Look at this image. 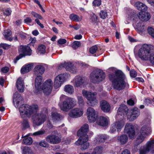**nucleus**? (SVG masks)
<instances>
[{
    "mask_svg": "<svg viewBox=\"0 0 154 154\" xmlns=\"http://www.w3.org/2000/svg\"><path fill=\"white\" fill-rule=\"evenodd\" d=\"M38 53L40 54H44L46 52V47L45 45H41L38 46Z\"/></svg>",
    "mask_w": 154,
    "mask_h": 154,
    "instance_id": "36",
    "label": "nucleus"
},
{
    "mask_svg": "<svg viewBox=\"0 0 154 154\" xmlns=\"http://www.w3.org/2000/svg\"><path fill=\"white\" fill-rule=\"evenodd\" d=\"M97 45H95L90 48L89 49L90 52L92 54L95 53L97 50Z\"/></svg>",
    "mask_w": 154,
    "mask_h": 154,
    "instance_id": "45",
    "label": "nucleus"
},
{
    "mask_svg": "<svg viewBox=\"0 0 154 154\" xmlns=\"http://www.w3.org/2000/svg\"><path fill=\"white\" fill-rule=\"evenodd\" d=\"M69 18L70 20L76 21H81L82 19V16L79 17L77 15L73 14H71L70 15Z\"/></svg>",
    "mask_w": 154,
    "mask_h": 154,
    "instance_id": "34",
    "label": "nucleus"
},
{
    "mask_svg": "<svg viewBox=\"0 0 154 154\" xmlns=\"http://www.w3.org/2000/svg\"><path fill=\"white\" fill-rule=\"evenodd\" d=\"M99 15L100 17L103 19H105L107 16V13L105 11H101Z\"/></svg>",
    "mask_w": 154,
    "mask_h": 154,
    "instance_id": "41",
    "label": "nucleus"
},
{
    "mask_svg": "<svg viewBox=\"0 0 154 154\" xmlns=\"http://www.w3.org/2000/svg\"><path fill=\"white\" fill-rule=\"evenodd\" d=\"M100 106L101 109L104 112H108L110 109L109 104L105 100H102L100 102Z\"/></svg>",
    "mask_w": 154,
    "mask_h": 154,
    "instance_id": "24",
    "label": "nucleus"
},
{
    "mask_svg": "<svg viewBox=\"0 0 154 154\" xmlns=\"http://www.w3.org/2000/svg\"><path fill=\"white\" fill-rule=\"evenodd\" d=\"M31 14L35 18L39 19H42V17L39 14L35 12H31Z\"/></svg>",
    "mask_w": 154,
    "mask_h": 154,
    "instance_id": "50",
    "label": "nucleus"
},
{
    "mask_svg": "<svg viewBox=\"0 0 154 154\" xmlns=\"http://www.w3.org/2000/svg\"><path fill=\"white\" fill-rule=\"evenodd\" d=\"M153 48L151 45L144 44L140 48L137 52L134 50V55L138 56L142 60L149 61L154 66V52H152Z\"/></svg>",
    "mask_w": 154,
    "mask_h": 154,
    "instance_id": "4",
    "label": "nucleus"
},
{
    "mask_svg": "<svg viewBox=\"0 0 154 154\" xmlns=\"http://www.w3.org/2000/svg\"><path fill=\"white\" fill-rule=\"evenodd\" d=\"M122 154H130V152L128 150L126 149L122 152Z\"/></svg>",
    "mask_w": 154,
    "mask_h": 154,
    "instance_id": "61",
    "label": "nucleus"
},
{
    "mask_svg": "<svg viewBox=\"0 0 154 154\" xmlns=\"http://www.w3.org/2000/svg\"><path fill=\"white\" fill-rule=\"evenodd\" d=\"M151 118H147L143 121L140 130L138 133L137 137L135 142L134 147H136L142 142L146 136L149 135L152 132L151 126Z\"/></svg>",
    "mask_w": 154,
    "mask_h": 154,
    "instance_id": "5",
    "label": "nucleus"
},
{
    "mask_svg": "<svg viewBox=\"0 0 154 154\" xmlns=\"http://www.w3.org/2000/svg\"><path fill=\"white\" fill-rule=\"evenodd\" d=\"M128 109L127 106L124 105L120 106L117 111L118 116L119 115H126L127 116L128 113Z\"/></svg>",
    "mask_w": 154,
    "mask_h": 154,
    "instance_id": "23",
    "label": "nucleus"
},
{
    "mask_svg": "<svg viewBox=\"0 0 154 154\" xmlns=\"http://www.w3.org/2000/svg\"><path fill=\"white\" fill-rule=\"evenodd\" d=\"M32 20L29 17H26L24 20V23L27 24H29L30 23L32 22Z\"/></svg>",
    "mask_w": 154,
    "mask_h": 154,
    "instance_id": "55",
    "label": "nucleus"
},
{
    "mask_svg": "<svg viewBox=\"0 0 154 154\" xmlns=\"http://www.w3.org/2000/svg\"><path fill=\"white\" fill-rule=\"evenodd\" d=\"M47 126L49 129H51L53 127V126L52 125L50 122H48L47 124Z\"/></svg>",
    "mask_w": 154,
    "mask_h": 154,
    "instance_id": "64",
    "label": "nucleus"
},
{
    "mask_svg": "<svg viewBox=\"0 0 154 154\" xmlns=\"http://www.w3.org/2000/svg\"><path fill=\"white\" fill-rule=\"evenodd\" d=\"M69 76V75L66 73L59 75L55 78L54 82V87L57 89L60 88L61 85L66 81Z\"/></svg>",
    "mask_w": 154,
    "mask_h": 154,
    "instance_id": "12",
    "label": "nucleus"
},
{
    "mask_svg": "<svg viewBox=\"0 0 154 154\" xmlns=\"http://www.w3.org/2000/svg\"><path fill=\"white\" fill-rule=\"evenodd\" d=\"M83 114V111L81 108H75L71 110L69 113V116L73 118L80 117Z\"/></svg>",
    "mask_w": 154,
    "mask_h": 154,
    "instance_id": "19",
    "label": "nucleus"
},
{
    "mask_svg": "<svg viewBox=\"0 0 154 154\" xmlns=\"http://www.w3.org/2000/svg\"><path fill=\"white\" fill-rule=\"evenodd\" d=\"M52 119L54 122L60 120L61 118L62 117L57 112L52 113Z\"/></svg>",
    "mask_w": 154,
    "mask_h": 154,
    "instance_id": "35",
    "label": "nucleus"
},
{
    "mask_svg": "<svg viewBox=\"0 0 154 154\" xmlns=\"http://www.w3.org/2000/svg\"><path fill=\"white\" fill-rule=\"evenodd\" d=\"M125 133L127 134L131 139L134 138L135 136L134 127L133 125L130 123H127L124 128Z\"/></svg>",
    "mask_w": 154,
    "mask_h": 154,
    "instance_id": "16",
    "label": "nucleus"
},
{
    "mask_svg": "<svg viewBox=\"0 0 154 154\" xmlns=\"http://www.w3.org/2000/svg\"><path fill=\"white\" fill-rule=\"evenodd\" d=\"M54 133L47 136L45 138V140L47 142L51 144L59 143L61 140L60 135L57 131H54Z\"/></svg>",
    "mask_w": 154,
    "mask_h": 154,
    "instance_id": "11",
    "label": "nucleus"
},
{
    "mask_svg": "<svg viewBox=\"0 0 154 154\" xmlns=\"http://www.w3.org/2000/svg\"><path fill=\"white\" fill-rule=\"evenodd\" d=\"M77 99L79 105L82 106L84 105L85 103L83 98L81 96H78L77 97Z\"/></svg>",
    "mask_w": 154,
    "mask_h": 154,
    "instance_id": "48",
    "label": "nucleus"
},
{
    "mask_svg": "<svg viewBox=\"0 0 154 154\" xmlns=\"http://www.w3.org/2000/svg\"><path fill=\"white\" fill-rule=\"evenodd\" d=\"M140 115V112L138 109L136 107L134 108L131 111L128 112L127 115V119L131 121H133Z\"/></svg>",
    "mask_w": 154,
    "mask_h": 154,
    "instance_id": "18",
    "label": "nucleus"
},
{
    "mask_svg": "<svg viewBox=\"0 0 154 154\" xmlns=\"http://www.w3.org/2000/svg\"><path fill=\"white\" fill-rule=\"evenodd\" d=\"M87 114L88 120L90 122H94L96 120L98 115L97 112L91 107H88L87 109Z\"/></svg>",
    "mask_w": 154,
    "mask_h": 154,
    "instance_id": "15",
    "label": "nucleus"
},
{
    "mask_svg": "<svg viewBox=\"0 0 154 154\" xmlns=\"http://www.w3.org/2000/svg\"><path fill=\"white\" fill-rule=\"evenodd\" d=\"M90 18L91 22L93 23H96L97 20V16L94 13H92L91 15Z\"/></svg>",
    "mask_w": 154,
    "mask_h": 154,
    "instance_id": "43",
    "label": "nucleus"
},
{
    "mask_svg": "<svg viewBox=\"0 0 154 154\" xmlns=\"http://www.w3.org/2000/svg\"><path fill=\"white\" fill-rule=\"evenodd\" d=\"M93 4L95 6H99L101 4V0H94L93 2Z\"/></svg>",
    "mask_w": 154,
    "mask_h": 154,
    "instance_id": "51",
    "label": "nucleus"
},
{
    "mask_svg": "<svg viewBox=\"0 0 154 154\" xmlns=\"http://www.w3.org/2000/svg\"><path fill=\"white\" fill-rule=\"evenodd\" d=\"M107 138V136L105 134H100L97 135L96 137V140L98 143H103Z\"/></svg>",
    "mask_w": 154,
    "mask_h": 154,
    "instance_id": "30",
    "label": "nucleus"
},
{
    "mask_svg": "<svg viewBox=\"0 0 154 154\" xmlns=\"http://www.w3.org/2000/svg\"><path fill=\"white\" fill-rule=\"evenodd\" d=\"M11 11L10 9H8L5 10L4 12V14L6 16H8L11 14Z\"/></svg>",
    "mask_w": 154,
    "mask_h": 154,
    "instance_id": "53",
    "label": "nucleus"
},
{
    "mask_svg": "<svg viewBox=\"0 0 154 154\" xmlns=\"http://www.w3.org/2000/svg\"><path fill=\"white\" fill-rule=\"evenodd\" d=\"M38 110V106L36 104L31 106L23 104L19 108L20 115L23 119L30 118L34 114L32 119L34 127L40 125L44 122L47 118L46 115L43 113H37Z\"/></svg>",
    "mask_w": 154,
    "mask_h": 154,
    "instance_id": "1",
    "label": "nucleus"
},
{
    "mask_svg": "<svg viewBox=\"0 0 154 154\" xmlns=\"http://www.w3.org/2000/svg\"><path fill=\"white\" fill-rule=\"evenodd\" d=\"M12 34L11 31L9 29L6 30L4 31V35L5 38L7 40L11 41L13 40V38L10 37Z\"/></svg>",
    "mask_w": 154,
    "mask_h": 154,
    "instance_id": "31",
    "label": "nucleus"
},
{
    "mask_svg": "<svg viewBox=\"0 0 154 154\" xmlns=\"http://www.w3.org/2000/svg\"><path fill=\"white\" fill-rule=\"evenodd\" d=\"M32 33L33 35H34L35 36H36V35H38L39 34V32H38V31L37 30H35L33 31L32 32Z\"/></svg>",
    "mask_w": 154,
    "mask_h": 154,
    "instance_id": "62",
    "label": "nucleus"
},
{
    "mask_svg": "<svg viewBox=\"0 0 154 154\" xmlns=\"http://www.w3.org/2000/svg\"><path fill=\"white\" fill-rule=\"evenodd\" d=\"M22 124L24 129L28 128L29 127L28 122L27 120L24 119L22 122Z\"/></svg>",
    "mask_w": 154,
    "mask_h": 154,
    "instance_id": "46",
    "label": "nucleus"
},
{
    "mask_svg": "<svg viewBox=\"0 0 154 154\" xmlns=\"http://www.w3.org/2000/svg\"><path fill=\"white\" fill-rule=\"evenodd\" d=\"M102 152V148L98 146L95 148L91 154H101Z\"/></svg>",
    "mask_w": 154,
    "mask_h": 154,
    "instance_id": "38",
    "label": "nucleus"
},
{
    "mask_svg": "<svg viewBox=\"0 0 154 154\" xmlns=\"http://www.w3.org/2000/svg\"><path fill=\"white\" fill-rule=\"evenodd\" d=\"M11 46V45L7 44L2 43L0 44V47L2 48L5 49H7Z\"/></svg>",
    "mask_w": 154,
    "mask_h": 154,
    "instance_id": "49",
    "label": "nucleus"
},
{
    "mask_svg": "<svg viewBox=\"0 0 154 154\" xmlns=\"http://www.w3.org/2000/svg\"><path fill=\"white\" fill-rule=\"evenodd\" d=\"M33 66L32 63L26 65L22 67L21 69V73L24 74L30 71L32 69Z\"/></svg>",
    "mask_w": 154,
    "mask_h": 154,
    "instance_id": "28",
    "label": "nucleus"
},
{
    "mask_svg": "<svg viewBox=\"0 0 154 154\" xmlns=\"http://www.w3.org/2000/svg\"><path fill=\"white\" fill-rule=\"evenodd\" d=\"M71 70H72V71H72L70 72L72 73H75L77 72V68L76 67L74 66H73L71 68Z\"/></svg>",
    "mask_w": 154,
    "mask_h": 154,
    "instance_id": "58",
    "label": "nucleus"
},
{
    "mask_svg": "<svg viewBox=\"0 0 154 154\" xmlns=\"http://www.w3.org/2000/svg\"><path fill=\"white\" fill-rule=\"evenodd\" d=\"M127 103L128 104L131 106L134 105L135 103L134 102L132 99H131L129 100H128Z\"/></svg>",
    "mask_w": 154,
    "mask_h": 154,
    "instance_id": "57",
    "label": "nucleus"
},
{
    "mask_svg": "<svg viewBox=\"0 0 154 154\" xmlns=\"http://www.w3.org/2000/svg\"><path fill=\"white\" fill-rule=\"evenodd\" d=\"M118 140L121 144H123L127 142L128 137L126 135L123 134L118 137Z\"/></svg>",
    "mask_w": 154,
    "mask_h": 154,
    "instance_id": "32",
    "label": "nucleus"
},
{
    "mask_svg": "<svg viewBox=\"0 0 154 154\" xmlns=\"http://www.w3.org/2000/svg\"><path fill=\"white\" fill-rule=\"evenodd\" d=\"M9 70V68L8 67L6 66L2 68L1 69V71L4 73H5L8 72Z\"/></svg>",
    "mask_w": 154,
    "mask_h": 154,
    "instance_id": "56",
    "label": "nucleus"
},
{
    "mask_svg": "<svg viewBox=\"0 0 154 154\" xmlns=\"http://www.w3.org/2000/svg\"><path fill=\"white\" fill-rule=\"evenodd\" d=\"M90 77L92 82L98 83L105 79V75L104 73L101 70H96L91 73Z\"/></svg>",
    "mask_w": 154,
    "mask_h": 154,
    "instance_id": "8",
    "label": "nucleus"
},
{
    "mask_svg": "<svg viewBox=\"0 0 154 154\" xmlns=\"http://www.w3.org/2000/svg\"><path fill=\"white\" fill-rule=\"evenodd\" d=\"M72 82L75 86L77 87H81L85 84V79L83 77L78 76L74 78Z\"/></svg>",
    "mask_w": 154,
    "mask_h": 154,
    "instance_id": "20",
    "label": "nucleus"
},
{
    "mask_svg": "<svg viewBox=\"0 0 154 154\" xmlns=\"http://www.w3.org/2000/svg\"><path fill=\"white\" fill-rule=\"evenodd\" d=\"M61 101L64 100L62 103L58 104L60 109L64 111H68L74 107L76 104V100L72 98L67 97L64 95H62L60 98Z\"/></svg>",
    "mask_w": 154,
    "mask_h": 154,
    "instance_id": "7",
    "label": "nucleus"
},
{
    "mask_svg": "<svg viewBox=\"0 0 154 154\" xmlns=\"http://www.w3.org/2000/svg\"><path fill=\"white\" fill-rule=\"evenodd\" d=\"M32 142V139L31 137H27L24 138L23 142V143L27 145H30Z\"/></svg>",
    "mask_w": 154,
    "mask_h": 154,
    "instance_id": "37",
    "label": "nucleus"
},
{
    "mask_svg": "<svg viewBox=\"0 0 154 154\" xmlns=\"http://www.w3.org/2000/svg\"><path fill=\"white\" fill-rule=\"evenodd\" d=\"M39 145L44 147H48L49 146L48 144L45 140H42L39 142Z\"/></svg>",
    "mask_w": 154,
    "mask_h": 154,
    "instance_id": "47",
    "label": "nucleus"
},
{
    "mask_svg": "<svg viewBox=\"0 0 154 154\" xmlns=\"http://www.w3.org/2000/svg\"><path fill=\"white\" fill-rule=\"evenodd\" d=\"M19 55L17 56L15 60L14 63H16L17 61L26 55H30L31 54L32 50L30 47L28 46L20 45L18 48Z\"/></svg>",
    "mask_w": 154,
    "mask_h": 154,
    "instance_id": "10",
    "label": "nucleus"
},
{
    "mask_svg": "<svg viewBox=\"0 0 154 154\" xmlns=\"http://www.w3.org/2000/svg\"><path fill=\"white\" fill-rule=\"evenodd\" d=\"M109 79L112 82L113 88L118 90H121L126 87H128V80L123 72L117 70L114 73L109 75Z\"/></svg>",
    "mask_w": 154,
    "mask_h": 154,
    "instance_id": "3",
    "label": "nucleus"
},
{
    "mask_svg": "<svg viewBox=\"0 0 154 154\" xmlns=\"http://www.w3.org/2000/svg\"><path fill=\"white\" fill-rule=\"evenodd\" d=\"M82 35L80 34L79 35H76L74 37V38L75 39L79 40L82 38Z\"/></svg>",
    "mask_w": 154,
    "mask_h": 154,
    "instance_id": "60",
    "label": "nucleus"
},
{
    "mask_svg": "<svg viewBox=\"0 0 154 154\" xmlns=\"http://www.w3.org/2000/svg\"><path fill=\"white\" fill-rule=\"evenodd\" d=\"M23 100V98L20 94L17 92H15L13 95V102L15 105V103L16 105L15 107H17L19 104V102Z\"/></svg>",
    "mask_w": 154,
    "mask_h": 154,
    "instance_id": "22",
    "label": "nucleus"
},
{
    "mask_svg": "<svg viewBox=\"0 0 154 154\" xmlns=\"http://www.w3.org/2000/svg\"><path fill=\"white\" fill-rule=\"evenodd\" d=\"M109 120V119L108 117L101 116L97 119L96 123L100 126L105 127L108 125Z\"/></svg>",
    "mask_w": 154,
    "mask_h": 154,
    "instance_id": "21",
    "label": "nucleus"
},
{
    "mask_svg": "<svg viewBox=\"0 0 154 154\" xmlns=\"http://www.w3.org/2000/svg\"><path fill=\"white\" fill-rule=\"evenodd\" d=\"M45 68L42 65H38L35 66L34 69L35 74L38 75L35 79V86L37 89V92L42 91L46 95H48L51 91L52 88V82L50 80L46 81L42 87L41 88L40 85L42 82V77L40 76L44 72Z\"/></svg>",
    "mask_w": 154,
    "mask_h": 154,
    "instance_id": "2",
    "label": "nucleus"
},
{
    "mask_svg": "<svg viewBox=\"0 0 154 154\" xmlns=\"http://www.w3.org/2000/svg\"><path fill=\"white\" fill-rule=\"evenodd\" d=\"M150 14L145 11H141L139 12L137 16L134 14L133 17H131V20L137 21L138 19L142 21H147L150 19Z\"/></svg>",
    "mask_w": 154,
    "mask_h": 154,
    "instance_id": "13",
    "label": "nucleus"
},
{
    "mask_svg": "<svg viewBox=\"0 0 154 154\" xmlns=\"http://www.w3.org/2000/svg\"><path fill=\"white\" fill-rule=\"evenodd\" d=\"M125 121L122 120V121L116 122L111 125L110 131L112 133H114L116 130L119 131L122 129L125 124Z\"/></svg>",
    "mask_w": 154,
    "mask_h": 154,
    "instance_id": "17",
    "label": "nucleus"
},
{
    "mask_svg": "<svg viewBox=\"0 0 154 154\" xmlns=\"http://www.w3.org/2000/svg\"><path fill=\"white\" fill-rule=\"evenodd\" d=\"M64 91L68 93L72 94L74 91L73 87L70 85H67L65 86L64 88Z\"/></svg>",
    "mask_w": 154,
    "mask_h": 154,
    "instance_id": "33",
    "label": "nucleus"
},
{
    "mask_svg": "<svg viewBox=\"0 0 154 154\" xmlns=\"http://www.w3.org/2000/svg\"><path fill=\"white\" fill-rule=\"evenodd\" d=\"M58 43L59 44L63 45L66 42V40L65 39L60 38L57 41Z\"/></svg>",
    "mask_w": 154,
    "mask_h": 154,
    "instance_id": "54",
    "label": "nucleus"
},
{
    "mask_svg": "<svg viewBox=\"0 0 154 154\" xmlns=\"http://www.w3.org/2000/svg\"><path fill=\"white\" fill-rule=\"evenodd\" d=\"M136 29L139 33L143 32L146 29V27L144 23L139 22L136 25Z\"/></svg>",
    "mask_w": 154,
    "mask_h": 154,
    "instance_id": "27",
    "label": "nucleus"
},
{
    "mask_svg": "<svg viewBox=\"0 0 154 154\" xmlns=\"http://www.w3.org/2000/svg\"><path fill=\"white\" fill-rule=\"evenodd\" d=\"M81 45V43L79 41H75L72 44V47L74 49L78 48Z\"/></svg>",
    "mask_w": 154,
    "mask_h": 154,
    "instance_id": "40",
    "label": "nucleus"
},
{
    "mask_svg": "<svg viewBox=\"0 0 154 154\" xmlns=\"http://www.w3.org/2000/svg\"><path fill=\"white\" fill-rule=\"evenodd\" d=\"M73 64L70 62H64V63L61 64L59 66L60 68L64 67L67 70L69 71H72L71 68L73 66ZM72 72L73 71H72Z\"/></svg>",
    "mask_w": 154,
    "mask_h": 154,
    "instance_id": "29",
    "label": "nucleus"
},
{
    "mask_svg": "<svg viewBox=\"0 0 154 154\" xmlns=\"http://www.w3.org/2000/svg\"><path fill=\"white\" fill-rule=\"evenodd\" d=\"M130 75L131 77L134 78L137 76V73L135 71L132 69L130 72Z\"/></svg>",
    "mask_w": 154,
    "mask_h": 154,
    "instance_id": "52",
    "label": "nucleus"
},
{
    "mask_svg": "<svg viewBox=\"0 0 154 154\" xmlns=\"http://www.w3.org/2000/svg\"><path fill=\"white\" fill-rule=\"evenodd\" d=\"M22 154H33L30 148L27 147H25L23 150Z\"/></svg>",
    "mask_w": 154,
    "mask_h": 154,
    "instance_id": "39",
    "label": "nucleus"
},
{
    "mask_svg": "<svg viewBox=\"0 0 154 154\" xmlns=\"http://www.w3.org/2000/svg\"><path fill=\"white\" fill-rule=\"evenodd\" d=\"M154 140H152L149 141L146 143L145 146L141 148L140 150V154H146L150 152L154 153Z\"/></svg>",
    "mask_w": 154,
    "mask_h": 154,
    "instance_id": "14",
    "label": "nucleus"
},
{
    "mask_svg": "<svg viewBox=\"0 0 154 154\" xmlns=\"http://www.w3.org/2000/svg\"><path fill=\"white\" fill-rule=\"evenodd\" d=\"M45 133V131L43 129H42L33 133V135L35 136H39L43 135Z\"/></svg>",
    "mask_w": 154,
    "mask_h": 154,
    "instance_id": "42",
    "label": "nucleus"
},
{
    "mask_svg": "<svg viewBox=\"0 0 154 154\" xmlns=\"http://www.w3.org/2000/svg\"><path fill=\"white\" fill-rule=\"evenodd\" d=\"M149 3L154 6V0H146Z\"/></svg>",
    "mask_w": 154,
    "mask_h": 154,
    "instance_id": "63",
    "label": "nucleus"
},
{
    "mask_svg": "<svg viewBox=\"0 0 154 154\" xmlns=\"http://www.w3.org/2000/svg\"><path fill=\"white\" fill-rule=\"evenodd\" d=\"M30 40L31 41L30 43H35L36 42V39L35 37L30 38Z\"/></svg>",
    "mask_w": 154,
    "mask_h": 154,
    "instance_id": "59",
    "label": "nucleus"
},
{
    "mask_svg": "<svg viewBox=\"0 0 154 154\" xmlns=\"http://www.w3.org/2000/svg\"><path fill=\"white\" fill-rule=\"evenodd\" d=\"M149 34L154 38V29L151 27H149L147 29Z\"/></svg>",
    "mask_w": 154,
    "mask_h": 154,
    "instance_id": "44",
    "label": "nucleus"
},
{
    "mask_svg": "<svg viewBox=\"0 0 154 154\" xmlns=\"http://www.w3.org/2000/svg\"><path fill=\"white\" fill-rule=\"evenodd\" d=\"M16 87L20 92H23L24 91V82L22 78H19L17 79L16 82Z\"/></svg>",
    "mask_w": 154,
    "mask_h": 154,
    "instance_id": "25",
    "label": "nucleus"
},
{
    "mask_svg": "<svg viewBox=\"0 0 154 154\" xmlns=\"http://www.w3.org/2000/svg\"><path fill=\"white\" fill-rule=\"evenodd\" d=\"M82 94L83 96L87 99L91 106H93L98 103L96 96L97 95L96 92H92L83 90Z\"/></svg>",
    "mask_w": 154,
    "mask_h": 154,
    "instance_id": "9",
    "label": "nucleus"
},
{
    "mask_svg": "<svg viewBox=\"0 0 154 154\" xmlns=\"http://www.w3.org/2000/svg\"><path fill=\"white\" fill-rule=\"evenodd\" d=\"M134 6L139 10L145 11L147 9V7L144 4L139 2H136Z\"/></svg>",
    "mask_w": 154,
    "mask_h": 154,
    "instance_id": "26",
    "label": "nucleus"
},
{
    "mask_svg": "<svg viewBox=\"0 0 154 154\" xmlns=\"http://www.w3.org/2000/svg\"><path fill=\"white\" fill-rule=\"evenodd\" d=\"M88 130V125L85 124L77 132L78 136L80 137L75 143L76 145H81L82 150L86 149L89 146V143L88 142V137L87 134Z\"/></svg>",
    "mask_w": 154,
    "mask_h": 154,
    "instance_id": "6",
    "label": "nucleus"
}]
</instances>
